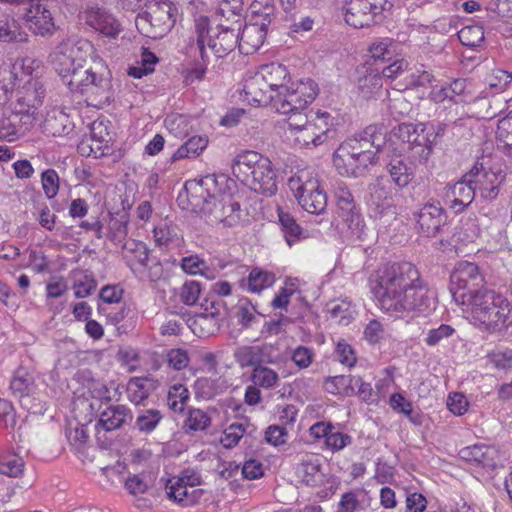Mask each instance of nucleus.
Masks as SVG:
<instances>
[{
    "label": "nucleus",
    "mask_w": 512,
    "mask_h": 512,
    "mask_svg": "<svg viewBox=\"0 0 512 512\" xmlns=\"http://www.w3.org/2000/svg\"><path fill=\"white\" fill-rule=\"evenodd\" d=\"M261 316L262 314L257 311L256 306L248 298L238 300L235 306L234 317L238 325L243 329L251 328L254 324L258 323Z\"/></svg>",
    "instance_id": "35"
},
{
    "label": "nucleus",
    "mask_w": 512,
    "mask_h": 512,
    "mask_svg": "<svg viewBox=\"0 0 512 512\" xmlns=\"http://www.w3.org/2000/svg\"><path fill=\"white\" fill-rule=\"evenodd\" d=\"M269 24L255 20L246 24L239 33L238 48L240 53L249 55L256 52L264 43Z\"/></svg>",
    "instance_id": "23"
},
{
    "label": "nucleus",
    "mask_w": 512,
    "mask_h": 512,
    "mask_svg": "<svg viewBox=\"0 0 512 512\" xmlns=\"http://www.w3.org/2000/svg\"><path fill=\"white\" fill-rule=\"evenodd\" d=\"M34 374L26 367H18L10 381L12 394L20 399L30 396L36 391Z\"/></svg>",
    "instance_id": "31"
},
{
    "label": "nucleus",
    "mask_w": 512,
    "mask_h": 512,
    "mask_svg": "<svg viewBox=\"0 0 512 512\" xmlns=\"http://www.w3.org/2000/svg\"><path fill=\"white\" fill-rule=\"evenodd\" d=\"M250 379L253 384L266 390L274 389L279 385V374L264 364L252 370Z\"/></svg>",
    "instance_id": "39"
},
{
    "label": "nucleus",
    "mask_w": 512,
    "mask_h": 512,
    "mask_svg": "<svg viewBox=\"0 0 512 512\" xmlns=\"http://www.w3.org/2000/svg\"><path fill=\"white\" fill-rule=\"evenodd\" d=\"M352 387L355 395H358L364 402L371 404L377 401L370 383L364 382L360 376L353 375Z\"/></svg>",
    "instance_id": "63"
},
{
    "label": "nucleus",
    "mask_w": 512,
    "mask_h": 512,
    "mask_svg": "<svg viewBox=\"0 0 512 512\" xmlns=\"http://www.w3.org/2000/svg\"><path fill=\"white\" fill-rule=\"evenodd\" d=\"M211 422L212 419L207 412L202 409L191 408L188 410L184 427L193 432L205 431L210 427Z\"/></svg>",
    "instance_id": "46"
},
{
    "label": "nucleus",
    "mask_w": 512,
    "mask_h": 512,
    "mask_svg": "<svg viewBox=\"0 0 512 512\" xmlns=\"http://www.w3.org/2000/svg\"><path fill=\"white\" fill-rule=\"evenodd\" d=\"M153 238L156 246L168 247L172 244L178 245L181 241L179 228L171 222H161L153 230Z\"/></svg>",
    "instance_id": "37"
},
{
    "label": "nucleus",
    "mask_w": 512,
    "mask_h": 512,
    "mask_svg": "<svg viewBox=\"0 0 512 512\" xmlns=\"http://www.w3.org/2000/svg\"><path fill=\"white\" fill-rule=\"evenodd\" d=\"M151 381L148 378H132L127 384L128 399L135 405L146 400L150 394Z\"/></svg>",
    "instance_id": "44"
},
{
    "label": "nucleus",
    "mask_w": 512,
    "mask_h": 512,
    "mask_svg": "<svg viewBox=\"0 0 512 512\" xmlns=\"http://www.w3.org/2000/svg\"><path fill=\"white\" fill-rule=\"evenodd\" d=\"M458 39L462 45L475 48L484 41V30L481 26H465L458 32Z\"/></svg>",
    "instance_id": "51"
},
{
    "label": "nucleus",
    "mask_w": 512,
    "mask_h": 512,
    "mask_svg": "<svg viewBox=\"0 0 512 512\" xmlns=\"http://www.w3.org/2000/svg\"><path fill=\"white\" fill-rule=\"evenodd\" d=\"M70 124L67 114L53 110L47 113L42 124V131L48 136L61 137L69 134Z\"/></svg>",
    "instance_id": "32"
},
{
    "label": "nucleus",
    "mask_w": 512,
    "mask_h": 512,
    "mask_svg": "<svg viewBox=\"0 0 512 512\" xmlns=\"http://www.w3.org/2000/svg\"><path fill=\"white\" fill-rule=\"evenodd\" d=\"M296 473L299 479L308 486H319L324 482V473L321 469V464L317 458H308L302 460L296 468Z\"/></svg>",
    "instance_id": "34"
},
{
    "label": "nucleus",
    "mask_w": 512,
    "mask_h": 512,
    "mask_svg": "<svg viewBox=\"0 0 512 512\" xmlns=\"http://www.w3.org/2000/svg\"><path fill=\"white\" fill-rule=\"evenodd\" d=\"M197 45L201 58L205 61V47L208 46L218 58H223L238 47L241 27L216 24L211 26L209 19L201 16L195 23Z\"/></svg>",
    "instance_id": "5"
},
{
    "label": "nucleus",
    "mask_w": 512,
    "mask_h": 512,
    "mask_svg": "<svg viewBox=\"0 0 512 512\" xmlns=\"http://www.w3.org/2000/svg\"><path fill=\"white\" fill-rule=\"evenodd\" d=\"M177 9L170 0L151 3L141 17L155 29L153 37H162L169 32L176 22Z\"/></svg>",
    "instance_id": "16"
},
{
    "label": "nucleus",
    "mask_w": 512,
    "mask_h": 512,
    "mask_svg": "<svg viewBox=\"0 0 512 512\" xmlns=\"http://www.w3.org/2000/svg\"><path fill=\"white\" fill-rule=\"evenodd\" d=\"M15 75L13 62L3 60L0 64V111L8 102L14 90Z\"/></svg>",
    "instance_id": "38"
},
{
    "label": "nucleus",
    "mask_w": 512,
    "mask_h": 512,
    "mask_svg": "<svg viewBox=\"0 0 512 512\" xmlns=\"http://www.w3.org/2000/svg\"><path fill=\"white\" fill-rule=\"evenodd\" d=\"M274 281L275 278L272 273L255 268L247 278V290L252 293H259L263 289L272 286Z\"/></svg>",
    "instance_id": "48"
},
{
    "label": "nucleus",
    "mask_w": 512,
    "mask_h": 512,
    "mask_svg": "<svg viewBox=\"0 0 512 512\" xmlns=\"http://www.w3.org/2000/svg\"><path fill=\"white\" fill-rule=\"evenodd\" d=\"M139 271L135 274L140 280H147L150 282H157L163 276L164 269L160 261L158 260H150L147 263V266H144L142 269H138Z\"/></svg>",
    "instance_id": "61"
},
{
    "label": "nucleus",
    "mask_w": 512,
    "mask_h": 512,
    "mask_svg": "<svg viewBox=\"0 0 512 512\" xmlns=\"http://www.w3.org/2000/svg\"><path fill=\"white\" fill-rule=\"evenodd\" d=\"M313 136L316 137V145L324 144L329 137H333L334 130L331 128V116L328 112H313L308 114Z\"/></svg>",
    "instance_id": "33"
},
{
    "label": "nucleus",
    "mask_w": 512,
    "mask_h": 512,
    "mask_svg": "<svg viewBox=\"0 0 512 512\" xmlns=\"http://www.w3.org/2000/svg\"><path fill=\"white\" fill-rule=\"evenodd\" d=\"M43 191L48 199L54 198L59 190V176L54 169H47L41 175Z\"/></svg>",
    "instance_id": "60"
},
{
    "label": "nucleus",
    "mask_w": 512,
    "mask_h": 512,
    "mask_svg": "<svg viewBox=\"0 0 512 512\" xmlns=\"http://www.w3.org/2000/svg\"><path fill=\"white\" fill-rule=\"evenodd\" d=\"M202 312L196 316L195 324H209L208 333L219 329L221 319L226 315L227 307L225 302L216 296L208 295L201 302Z\"/></svg>",
    "instance_id": "22"
},
{
    "label": "nucleus",
    "mask_w": 512,
    "mask_h": 512,
    "mask_svg": "<svg viewBox=\"0 0 512 512\" xmlns=\"http://www.w3.org/2000/svg\"><path fill=\"white\" fill-rule=\"evenodd\" d=\"M243 0H222L215 14L230 21V25L242 27Z\"/></svg>",
    "instance_id": "41"
},
{
    "label": "nucleus",
    "mask_w": 512,
    "mask_h": 512,
    "mask_svg": "<svg viewBox=\"0 0 512 512\" xmlns=\"http://www.w3.org/2000/svg\"><path fill=\"white\" fill-rule=\"evenodd\" d=\"M484 283V277L476 264L461 261L450 275L449 289L456 304L464 305L486 289Z\"/></svg>",
    "instance_id": "8"
},
{
    "label": "nucleus",
    "mask_w": 512,
    "mask_h": 512,
    "mask_svg": "<svg viewBox=\"0 0 512 512\" xmlns=\"http://www.w3.org/2000/svg\"><path fill=\"white\" fill-rule=\"evenodd\" d=\"M496 140L498 147L512 156V111L499 120L496 129Z\"/></svg>",
    "instance_id": "45"
},
{
    "label": "nucleus",
    "mask_w": 512,
    "mask_h": 512,
    "mask_svg": "<svg viewBox=\"0 0 512 512\" xmlns=\"http://www.w3.org/2000/svg\"><path fill=\"white\" fill-rule=\"evenodd\" d=\"M252 13V22L255 20L272 23L275 17V7L272 0H254L250 6Z\"/></svg>",
    "instance_id": "49"
},
{
    "label": "nucleus",
    "mask_w": 512,
    "mask_h": 512,
    "mask_svg": "<svg viewBox=\"0 0 512 512\" xmlns=\"http://www.w3.org/2000/svg\"><path fill=\"white\" fill-rule=\"evenodd\" d=\"M278 220L286 243L291 247L295 243L308 238V232L304 230L296 219L283 208H277Z\"/></svg>",
    "instance_id": "30"
},
{
    "label": "nucleus",
    "mask_w": 512,
    "mask_h": 512,
    "mask_svg": "<svg viewBox=\"0 0 512 512\" xmlns=\"http://www.w3.org/2000/svg\"><path fill=\"white\" fill-rule=\"evenodd\" d=\"M416 222L423 235L433 237L445 224L446 214L439 203H427L416 214Z\"/></svg>",
    "instance_id": "21"
},
{
    "label": "nucleus",
    "mask_w": 512,
    "mask_h": 512,
    "mask_svg": "<svg viewBox=\"0 0 512 512\" xmlns=\"http://www.w3.org/2000/svg\"><path fill=\"white\" fill-rule=\"evenodd\" d=\"M386 170L391 182L400 189L407 187L415 177L413 165L401 157L392 158L387 164Z\"/></svg>",
    "instance_id": "29"
},
{
    "label": "nucleus",
    "mask_w": 512,
    "mask_h": 512,
    "mask_svg": "<svg viewBox=\"0 0 512 512\" xmlns=\"http://www.w3.org/2000/svg\"><path fill=\"white\" fill-rule=\"evenodd\" d=\"M378 160L379 157L375 156L373 153L353 155L352 159L348 160L349 162L343 160L342 156H338L337 151L333 154V164L336 170L340 175L347 177L363 176L368 171L369 167L378 163Z\"/></svg>",
    "instance_id": "20"
},
{
    "label": "nucleus",
    "mask_w": 512,
    "mask_h": 512,
    "mask_svg": "<svg viewBox=\"0 0 512 512\" xmlns=\"http://www.w3.org/2000/svg\"><path fill=\"white\" fill-rule=\"evenodd\" d=\"M368 204L375 218L381 219L386 215L393 217L396 215V207L391 198V191L380 183L369 186Z\"/></svg>",
    "instance_id": "25"
},
{
    "label": "nucleus",
    "mask_w": 512,
    "mask_h": 512,
    "mask_svg": "<svg viewBox=\"0 0 512 512\" xmlns=\"http://www.w3.org/2000/svg\"><path fill=\"white\" fill-rule=\"evenodd\" d=\"M468 173L476 195L484 200H493L498 196L499 186L504 179L499 170L486 169L482 163H476Z\"/></svg>",
    "instance_id": "17"
},
{
    "label": "nucleus",
    "mask_w": 512,
    "mask_h": 512,
    "mask_svg": "<svg viewBox=\"0 0 512 512\" xmlns=\"http://www.w3.org/2000/svg\"><path fill=\"white\" fill-rule=\"evenodd\" d=\"M189 399V391L182 384L172 385L168 390L167 405L174 412H182Z\"/></svg>",
    "instance_id": "50"
},
{
    "label": "nucleus",
    "mask_w": 512,
    "mask_h": 512,
    "mask_svg": "<svg viewBox=\"0 0 512 512\" xmlns=\"http://www.w3.org/2000/svg\"><path fill=\"white\" fill-rule=\"evenodd\" d=\"M385 144L383 128L377 125L367 126L361 133L348 138L336 149L338 156L349 162L353 155L363 153H378Z\"/></svg>",
    "instance_id": "11"
},
{
    "label": "nucleus",
    "mask_w": 512,
    "mask_h": 512,
    "mask_svg": "<svg viewBox=\"0 0 512 512\" xmlns=\"http://www.w3.org/2000/svg\"><path fill=\"white\" fill-rule=\"evenodd\" d=\"M51 62L63 84L85 96L88 105L102 108L113 101L111 72L89 41L63 40L51 54Z\"/></svg>",
    "instance_id": "1"
},
{
    "label": "nucleus",
    "mask_w": 512,
    "mask_h": 512,
    "mask_svg": "<svg viewBox=\"0 0 512 512\" xmlns=\"http://www.w3.org/2000/svg\"><path fill=\"white\" fill-rule=\"evenodd\" d=\"M488 452L489 448L485 445H473L462 448L459 455L465 461L485 464Z\"/></svg>",
    "instance_id": "58"
},
{
    "label": "nucleus",
    "mask_w": 512,
    "mask_h": 512,
    "mask_svg": "<svg viewBox=\"0 0 512 512\" xmlns=\"http://www.w3.org/2000/svg\"><path fill=\"white\" fill-rule=\"evenodd\" d=\"M445 197L446 204L456 214L469 207L476 197L469 173H466L459 181L450 186Z\"/></svg>",
    "instance_id": "18"
},
{
    "label": "nucleus",
    "mask_w": 512,
    "mask_h": 512,
    "mask_svg": "<svg viewBox=\"0 0 512 512\" xmlns=\"http://www.w3.org/2000/svg\"><path fill=\"white\" fill-rule=\"evenodd\" d=\"M318 93L317 84L312 79L292 83L290 87H282L272 99L271 105L283 115L296 116L303 114Z\"/></svg>",
    "instance_id": "7"
},
{
    "label": "nucleus",
    "mask_w": 512,
    "mask_h": 512,
    "mask_svg": "<svg viewBox=\"0 0 512 512\" xmlns=\"http://www.w3.org/2000/svg\"><path fill=\"white\" fill-rule=\"evenodd\" d=\"M132 245L133 247L129 250L134 254L135 261L129 263V266L133 273L136 274L139 271L137 269L147 266L151 259L149 257V250L143 242H134Z\"/></svg>",
    "instance_id": "57"
},
{
    "label": "nucleus",
    "mask_w": 512,
    "mask_h": 512,
    "mask_svg": "<svg viewBox=\"0 0 512 512\" xmlns=\"http://www.w3.org/2000/svg\"><path fill=\"white\" fill-rule=\"evenodd\" d=\"M205 221L210 225L223 224L224 227H233L241 219L240 204L231 196L209 195L202 206Z\"/></svg>",
    "instance_id": "12"
},
{
    "label": "nucleus",
    "mask_w": 512,
    "mask_h": 512,
    "mask_svg": "<svg viewBox=\"0 0 512 512\" xmlns=\"http://www.w3.org/2000/svg\"><path fill=\"white\" fill-rule=\"evenodd\" d=\"M315 353L306 346H297L291 354V360L299 369L308 368L314 361Z\"/></svg>",
    "instance_id": "62"
},
{
    "label": "nucleus",
    "mask_w": 512,
    "mask_h": 512,
    "mask_svg": "<svg viewBox=\"0 0 512 512\" xmlns=\"http://www.w3.org/2000/svg\"><path fill=\"white\" fill-rule=\"evenodd\" d=\"M34 60L17 59L13 62L15 72V103L20 111L37 116V109L42 105L46 89L43 81L35 71Z\"/></svg>",
    "instance_id": "4"
},
{
    "label": "nucleus",
    "mask_w": 512,
    "mask_h": 512,
    "mask_svg": "<svg viewBox=\"0 0 512 512\" xmlns=\"http://www.w3.org/2000/svg\"><path fill=\"white\" fill-rule=\"evenodd\" d=\"M243 91L247 99L257 105L271 103L274 96L259 70L245 78Z\"/></svg>",
    "instance_id": "27"
},
{
    "label": "nucleus",
    "mask_w": 512,
    "mask_h": 512,
    "mask_svg": "<svg viewBox=\"0 0 512 512\" xmlns=\"http://www.w3.org/2000/svg\"><path fill=\"white\" fill-rule=\"evenodd\" d=\"M393 7L391 0H349L345 5V21L354 28L378 23L385 11Z\"/></svg>",
    "instance_id": "10"
},
{
    "label": "nucleus",
    "mask_w": 512,
    "mask_h": 512,
    "mask_svg": "<svg viewBox=\"0 0 512 512\" xmlns=\"http://www.w3.org/2000/svg\"><path fill=\"white\" fill-rule=\"evenodd\" d=\"M300 206L311 214H322L327 207L326 193L320 188L316 178L302 172L292 176L288 181Z\"/></svg>",
    "instance_id": "9"
},
{
    "label": "nucleus",
    "mask_w": 512,
    "mask_h": 512,
    "mask_svg": "<svg viewBox=\"0 0 512 512\" xmlns=\"http://www.w3.org/2000/svg\"><path fill=\"white\" fill-rule=\"evenodd\" d=\"M180 266L185 273L190 275H204L205 271L208 270L206 261L200 258L198 255H190L183 257L181 259Z\"/></svg>",
    "instance_id": "59"
},
{
    "label": "nucleus",
    "mask_w": 512,
    "mask_h": 512,
    "mask_svg": "<svg viewBox=\"0 0 512 512\" xmlns=\"http://www.w3.org/2000/svg\"><path fill=\"white\" fill-rule=\"evenodd\" d=\"M82 19L88 26L110 38H115L121 31L118 20L105 9L99 7H88L82 13Z\"/></svg>",
    "instance_id": "19"
},
{
    "label": "nucleus",
    "mask_w": 512,
    "mask_h": 512,
    "mask_svg": "<svg viewBox=\"0 0 512 512\" xmlns=\"http://www.w3.org/2000/svg\"><path fill=\"white\" fill-rule=\"evenodd\" d=\"M455 329L447 324H441L437 328L429 329L424 338L427 346L434 347L440 344L443 340L450 338L454 335Z\"/></svg>",
    "instance_id": "56"
},
{
    "label": "nucleus",
    "mask_w": 512,
    "mask_h": 512,
    "mask_svg": "<svg viewBox=\"0 0 512 512\" xmlns=\"http://www.w3.org/2000/svg\"><path fill=\"white\" fill-rule=\"evenodd\" d=\"M37 116L20 111L16 106L0 119V139L13 142L25 136L34 127Z\"/></svg>",
    "instance_id": "15"
},
{
    "label": "nucleus",
    "mask_w": 512,
    "mask_h": 512,
    "mask_svg": "<svg viewBox=\"0 0 512 512\" xmlns=\"http://www.w3.org/2000/svg\"><path fill=\"white\" fill-rule=\"evenodd\" d=\"M27 7L23 19L27 28L35 35L47 37L57 30L49 0H25Z\"/></svg>",
    "instance_id": "13"
},
{
    "label": "nucleus",
    "mask_w": 512,
    "mask_h": 512,
    "mask_svg": "<svg viewBox=\"0 0 512 512\" xmlns=\"http://www.w3.org/2000/svg\"><path fill=\"white\" fill-rule=\"evenodd\" d=\"M166 359L170 367L175 370H182L189 364L190 358L184 349H171L166 354Z\"/></svg>",
    "instance_id": "64"
},
{
    "label": "nucleus",
    "mask_w": 512,
    "mask_h": 512,
    "mask_svg": "<svg viewBox=\"0 0 512 512\" xmlns=\"http://www.w3.org/2000/svg\"><path fill=\"white\" fill-rule=\"evenodd\" d=\"M271 347L268 345L241 346L234 352V358L240 367L256 368L263 364L273 363L271 355Z\"/></svg>",
    "instance_id": "24"
},
{
    "label": "nucleus",
    "mask_w": 512,
    "mask_h": 512,
    "mask_svg": "<svg viewBox=\"0 0 512 512\" xmlns=\"http://www.w3.org/2000/svg\"><path fill=\"white\" fill-rule=\"evenodd\" d=\"M233 175L251 190L273 196L277 192V173L269 158L255 151L238 154L232 163Z\"/></svg>",
    "instance_id": "3"
},
{
    "label": "nucleus",
    "mask_w": 512,
    "mask_h": 512,
    "mask_svg": "<svg viewBox=\"0 0 512 512\" xmlns=\"http://www.w3.org/2000/svg\"><path fill=\"white\" fill-rule=\"evenodd\" d=\"M260 73L267 82L271 91L279 92L285 86V80L288 77L287 68L280 63H269L259 68Z\"/></svg>",
    "instance_id": "36"
},
{
    "label": "nucleus",
    "mask_w": 512,
    "mask_h": 512,
    "mask_svg": "<svg viewBox=\"0 0 512 512\" xmlns=\"http://www.w3.org/2000/svg\"><path fill=\"white\" fill-rule=\"evenodd\" d=\"M24 461L18 455H6L0 458V473L9 477H18L22 474Z\"/></svg>",
    "instance_id": "54"
},
{
    "label": "nucleus",
    "mask_w": 512,
    "mask_h": 512,
    "mask_svg": "<svg viewBox=\"0 0 512 512\" xmlns=\"http://www.w3.org/2000/svg\"><path fill=\"white\" fill-rule=\"evenodd\" d=\"M97 282L93 275L85 270L73 271V289L77 298H85L96 289Z\"/></svg>",
    "instance_id": "42"
},
{
    "label": "nucleus",
    "mask_w": 512,
    "mask_h": 512,
    "mask_svg": "<svg viewBox=\"0 0 512 512\" xmlns=\"http://www.w3.org/2000/svg\"><path fill=\"white\" fill-rule=\"evenodd\" d=\"M466 311L470 312L472 320L477 325H484L486 329H495L505 325L510 313L509 302L500 294L485 289L475 295L471 302L464 303Z\"/></svg>",
    "instance_id": "6"
},
{
    "label": "nucleus",
    "mask_w": 512,
    "mask_h": 512,
    "mask_svg": "<svg viewBox=\"0 0 512 512\" xmlns=\"http://www.w3.org/2000/svg\"><path fill=\"white\" fill-rule=\"evenodd\" d=\"M370 290L379 308L394 317L427 311L434 303L419 271L408 262L378 269L370 277Z\"/></svg>",
    "instance_id": "2"
},
{
    "label": "nucleus",
    "mask_w": 512,
    "mask_h": 512,
    "mask_svg": "<svg viewBox=\"0 0 512 512\" xmlns=\"http://www.w3.org/2000/svg\"><path fill=\"white\" fill-rule=\"evenodd\" d=\"M247 421L230 424L222 433L220 443L226 449L235 447L247 432Z\"/></svg>",
    "instance_id": "47"
},
{
    "label": "nucleus",
    "mask_w": 512,
    "mask_h": 512,
    "mask_svg": "<svg viewBox=\"0 0 512 512\" xmlns=\"http://www.w3.org/2000/svg\"><path fill=\"white\" fill-rule=\"evenodd\" d=\"M288 130L294 137L296 143L300 146L307 147L313 145L316 147V137L310 126L309 116L307 114H297L287 119Z\"/></svg>",
    "instance_id": "28"
},
{
    "label": "nucleus",
    "mask_w": 512,
    "mask_h": 512,
    "mask_svg": "<svg viewBox=\"0 0 512 512\" xmlns=\"http://www.w3.org/2000/svg\"><path fill=\"white\" fill-rule=\"evenodd\" d=\"M334 195L339 217L342 218L353 235L361 238L365 224L347 185L344 182H337L334 186Z\"/></svg>",
    "instance_id": "14"
},
{
    "label": "nucleus",
    "mask_w": 512,
    "mask_h": 512,
    "mask_svg": "<svg viewBox=\"0 0 512 512\" xmlns=\"http://www.w3.org/2000/svg\"><path fill=\"white\" fill-rule=\"evenodd\" d=\"M132 420L133 413L126 405H109L100 412L98 425L106 431H113L130 424Z\"/></svg>",
    "instance_id": "26"
},
{
    "label": "nucleus",
    "mask_w": 512,
    "mask_h": 512,
    "mask_svg": "<svg viewBox=\"0 0 512 512\" xmlns=\"http://www.w3.org/2000/svg\"><path fill=\"white\" fill-rule=\"evenodd\" d=\"M393 40L390 38H382L371 43L368 51L374 60H390L394 51L391 49Z\"/></svg>",
    "instance_id": "55"
},
{
    "label": "nucleus",
    "mask_w": 512,
    "mask_h": 512,
    "mask_svg": "<svg viewBox=\"0 0 512 512\" xmlns=\"http://www.w3.org/2000/svg\"><path fill=\"white\" fill-rule=\"evenodd\" d=\"M27 33L21 30L20 25L14 18H0V40L4 42H25Z\"/></svg>",
    "instance_id": "43"
},
{
    "label": "nucleus",
    "mask_w": 512,
    "mask_h": 512,
    "mask_svg": "<svg viewBox=\"0 0 512 512\" xmlns=\"http://www.w3.org/2000/svg\"><path fill=\"white\" fill-rule=\"evenodd\" d=\"M352 380L353 375L328 377L324 382V389L326 392L333 395L350 397L355 395V390L352 387Z\"/></svg>",
    "instance_id": "40"
},
{
    "label": "nucleus",
    "mask_w": 512,
    "mask_h": 512,
    "mask_svg": "<svg viewBox=\"0 0 512 512\" xmlns=\"http://www.w3.org/2000/svg\"><path fill=\"white\" fill-rule=\"evenodd\" d=\"M201 285L198 281H185L179 289V300L187 305L194 306L200 298Z\"/></svg>",
    "instance_id": "53"
},
{
    "label": "nucleus",
    "mask_w": 512,
    "mask_h": 512,
    "mask_svg": "<svg viewBox=\"0 0 512 512\" xmlns=\"http://www.w3.org/2000/svg\"><path fill=\"white\" fill-rule=\"evenodd\" d=\"M162 419V414L159 410L148 409L137 416L135 421V428L142 433L152 432Z\"/></svg>",
    "instance_id": "52"
}]
</instances>
